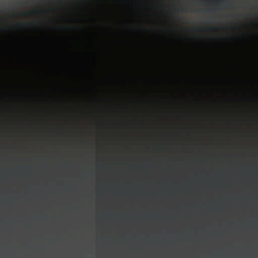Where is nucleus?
Segmentation results:
<instances>
[{
    "mask_svg": "<svg viewBox=\"0 0 258 258\" xmlns=\"http://www.w3.org/2000/svg\"><path fill=\"white\" fill-rule=\"evenodd\" d=\"M211 30H215L216 29L215 28H212L211 29Z\"/></svg>",
    "mask_w": 258,
    "mask_h": 258,
    "instance_id": "obj_2",
    "label": "nucleus"
},
{
    "mask_svg": "<svg viewBox=\"0 0 258 258\" xmlns=\"http://www.w3.org/2000/svg\"><path fill=\"white\" fill-rule=\"evenodd\" d=\"M38 11H33L32 12H22L21 13V15L22 16H28L29 14H31V13H33V14H36L37 12H38Z\"/></svg>",
    "mask_w": 258,
    "mask_h": 258,
    "instance_id": "obj_1",
    "label": "nucleus"
}]
</instances>
